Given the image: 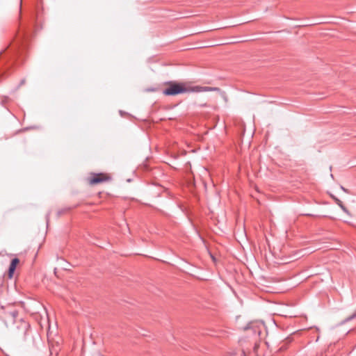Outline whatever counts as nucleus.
<instances>
[{"mask_svg":"<svg viewBox=\"0 0 356 356\" xmlns=\"http://www.w3.org/2000/svg\"><path fill=\"white\" fill-rule=\"evenodd\" d=\"M188 90L179 83H170L169 87L163 90V93L165 95H177L179 94L184 93Z\"/></svg>","mask_w":356,"mask_h":356,"instance_id":"1","label":"nucleus"},{"mask_svg":"<svg viewBox=\"0 0 356 356\" xmlns=\"http://www.w3.org/2000/svg\"><path fill=\"white\" fill-rule=\"evenodd\" d=\"M105 180L102 174H97L90 179V183L91 184H97L99 183H102Z\"/></svg>","mask_w":356,"mask_h":356,"instance_id":"2","label":"nucleus"},{"mask_svg":"<svg viewBox=\"0 0 356 356\" xmlns=\"http://www.w3.org/2000/svg\"><path fill=\"white\" fill-rule=\"evenodd\" d=\"M215 90H219V88H213V87H200L199 90L197 91L199 92H207V91H215Z\"/></svg>","mask_w":356,"mask_h":356,"instance_id":"3","label":"nucleus"},{"mask_svg":"<svg viewBox=\"0 0 356 356\" xmlns=\"http://www.w3.org/2000/svg\"><path fill=\"white\" fill-rule=\"evenodd\" d=\"M336 203L340 207V208L346 213H348L346 207L343 204L341 200L337 198H334Z\"/></svg>","mask_w":356,"mask_h":356,"instance_id":"4","label":"nucleus"},{"mask_svg":"<svg viewBox=\"0 0 356 356\" xmlns=\"http://www.w3.org/2000/svg\"><path fill=\"white\" fill-rule=\"evenodd\" d=\"M16 266L15 265H13L12 264H10L9 268H8V275L10 277H13V275L15 270Z\"/></svg>","mask_w":356,"mask_h":356,"instance_id":"5","label":"nucleus"},{"mask_svg":"<svg viewBox=\"0 0 356 356\" xmlns=\"http://www.w3.org/2000/svg\"><path fill=\"white\" fill-rule=\"evenodd\" d=\"M19 259L14 258V259H12L10 264H12L13 265H15V266H17V265L19 264Z\"/></svg>","mask_w":356,"mask_h":356,"instance_id":"6","label":"nucleus"},{"mask_svg":"<svg viewBox=\"0 0 356 356\" xmlns=\"http://www.w3.org/2000/svg\"><path fill=\"white\" fill-rule=\"evenodd\" d=\"M355 316H356V314H354L352 316H350V317L347 318L345 321L346 322L349 321L353 319Z\"/></svg>","mask_w":356,"mask_h":356,"instance_id":"7","label":"nucleus"},{"mask_svg":"<svg viewBox=\"0 0 356 356\" xmlns=\"http://www.w3.org/2000/svg\"><path fill=\"white\" fill-rule=\"evenodd\" d=\"M11 314H12L13 318H15L17 316V312H13L11 313Z\"/></svg>","mask_w":356,"mask_h":356,"instance_id":"8","label":"nucleus"},{"mask_svg":"<svg viewBox=\"0 0 356 356\" xmlns=\"http://www.w3.org/2000/svg\"><path fill=\"white\" fill-rule=\"evenodd\" d=\"M25 328L27 329L29 327V325L26 323H24Z\"/></svg>","mask_w":356,"mask_h":356,"instance_id":"9","label":"nucleus"},{"mask_svg":"<svg viewBox=\"0 0 356 356\" xmlns=\"http://www.w3.org/2000/svg\"><path fill=\"white\" fill-rule=\"evenodd\" d=\"M48 220H49V214H47V223L48 224Z\"/></svg>","mask_w":356,"mask_h":356,"instance_id":"10","label":"nucleus"},{"mask_svg":"<svg viewBox=\"0 0 356 356\" xmlns=\"http://www.w3.org/2000/svg\"><path fill=\"white\" fill-rule=\"evenodd\" d=\"M341 189L343 191H346V190L345 189V188H343V186L341 187Z\"/></svg>","mask_w":356,"mask_h":356,"instance_id":"11","label":"nucleus"}]
</instances>
